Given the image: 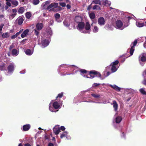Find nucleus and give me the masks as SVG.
Masks as SVG:
<instances>
[{
	"mask_svg": "<svg viewBox=\"0 0 146 146\" xmlns=\"http://www.w3.org/2000/svg\"><path fill=\"white\" fill-rule=\"evenodd\" d=\"M54 17L56 21L58 22H60L61 21V20L60 19V15L58 13H56L54 15Z\"/></svg>",
	"mask_w": 146,
	"mask_h": 146,
	"instance_id": "obj_17",
	"label": "nucleus"
},
{
	"mask_svg": "<svg viewBox=\"0 0 146 146\" xmlns=\"http://www.w3.org/2000/svg\"><path fill=\"white\" fill-rule=\"evenodd\" d=\"M139 91L142 94L146 95V92L143 89L141 88L139 90Z\"/></svg>",
	"mask_w": 146,
	"mask_h": 146,
	"instance_id": "obj_40",
	"label": "nucleus"
},
{
	"mask_svg": "<svg viewBox=\"0 0 146 146\" xmlns=\"http://www.w3.org/2000/svg\"><path fill=\"white\" fill-rule=\"evenodd\" d=\"M141 60L142 62L146 61V54L143 53L141 54Z\"/></svg>",
	"mask_w": 146,
	"mask_h": 146,
	"instance_id": "obj_18",
	"label": "nucleus"
},
{
	"mask_svg": "<svg viewBox=\"0 0 146 146\" xmlns=\"http://www.w3.org/2000/svg\"><path fill=\"white\" fill-rule=\"evenodd\" d=\"M15 47V46L13 44H12L9 47V50H11L13 48Z\"/></svg>",
	"mask_w": 146,
	"mask_h": 146,
	"instance_id": "obj_48",
	"label": "nucleus"
},
{
	"mask_svg": "<svg viewBox=\"0 0 146 146\" xmlns=\"http://www.w3.org/2000/svg\"><path fill=\"white\" fill-rule=\"evenodd\" d=\"M24 146H31V145L29 143H25Z\"/></svg>",
	"mask_w": 146,
	"mask_h": 146,
	"instance_id": "obj_59",
	"label": "nucleus"
},
{
	"mask_svg": "<svg viewBox=\"0 0 146 146\" xmlns=\"http://www.w3.org/2000/svg\"><path fill=\"white\" fill-rule=\"evenodd\" d=\"M20 34V33H19V32H18L17 33H16V34L15 35H16L17 36H18Z\"/></svg>",
	"mask_w": 146,
	"mask_h": 146,
	"instance_id": "obj_62",
	"label": "nucleus"
},
{
	"mask_svg": "<svg viewBox=\"0 0 146 146\" xmlns=\"http://www.w3.org/2000/svg\"><path fill=\"white\" fill-rule=\"evenodd\" d=\"M6 5L9 7H10L11 5V4L10 2H7L6 3Z\"/></svg>",
	"mask_w": 146,
	"mask_h": 146,
	"instance_id": "obj_54",
	"label": "nucleus"
},
{
	"mask_svg": "<svg viewBox=\"0 0 146 146\" xmlns=\"http://www.w3.org/2000/svg\"><path fill=\"white\" fill-rule=\"evenodd\" d=\"M98 8L100 9V6H98L97 5H95L93 7V10H95L96 9H98Z\"/></svg>",
	"mask_w": 146,
	"mask_h": 146,
	"instance_id": "obj_44",
	"label": "nucleus"
},
{
	"mask_svg": "<svg viewBox=\"0 0 146 146\" xmlns=\"http://www.w3.org/2000/svg\"><path fill=\"white\" fill-rule=\"evenodd\" d=\"M30 125L29 124L24 125L23 127V130L24 131H27L30 129Z\"/></svg>",
	"mask_w": 146,
	"mask_h": 146,
	"instance_id": "obj_14",
	"label": "nucleus"
},
{
	"mask_svg": "<svg viewBox=\"0 0 146 146\" xmlns=\"http://www.w3.org/2000/svg\"><path fill=\"white\" fill-rule=\"evenodd\" d=\"M17 23L19 25H21L23 23L24 19L22 17H19L17 20Z\"/></svg>",
	"mask_w": 146,
	"mask_h": 146,
	"instance_id": "obj_15",
	"label": "nucleus"
},
{
	"mask_svg": "<svg viewBox=\"0 0 146 146\" xmlns=\"http://www.w3.org/2000/svg\"><path fill=\"white\" fill-rule=\"evenodd\" d=\"M137 26L139 27H141L144 25V23H140L139 22H137L136 23Z\"/></svg>",
	"mask_w": 146,
	"mask_h": 146,
	"instance_id": "obj_35",
	"label": "nucleus"
},
{
	"mask_svg": "<svg viewBox=\"0 0 146 146\" xmlns=\"http://www.w3.org/2000/svg\"><path fill=\"white\" fill-rule=\"evenodd\" d=\"M4 25V24L2 23L0 25V31H1L2 30L3 28Z\"/></svg>",
	"mask_w": 146,
	"mask_h": 146,
	"instance_id": "obj_52",
	"label": "nucleus"
},
{
	"mask_svg": "<svg viewBox=\"0 0 146 146\" xmlns=\"http://www.w3.org/2000/svg\"><path fill=\"white\" fill-rule=\"evenodd\" d=\"M89 71H88L89 72ZM88 71L85 69H81L80 70V74L82 76H83V74H86Z\"/></svg>",
	"mask_w": 146,
	"mask_h": 146,
	"instance_id": "obj_27",
	"label": "nucleus"
},
{
	"mask_svg": "<svg viewBox=\"0 0 146 146\" xmlns=\"http://www.w3.org/2000/svg\"><path fill=\"white\" fill-rule=\"evenodd\" d=\"M12 11L13 13L9 15V19H13L17 14V10L16 9H13Z\"/></svg>",
	"mask_w": 146,
	"mask_h": 146,
	"instance_id": "obj_4",
	"label": "nucleus"
},
{
	"mask_svg": "<svg viewBox=\"0 0 146 146\" xmlns=\"http://www.w3.org/2000/svg\"><path fill=\"white\" fill-rule=\"evenodd\" d=\"M110 74H111V73L110 72H107V76H108Z\"/></svg>",
	"mask_w": 146,
	"mask_h": 146,
	"instance_id": "obj_63",
	"label": "nucleus"
},
{
	"mask_svg": "<svg viewBox=\"0 0 146 146\" xmlns=\"http://www.w3.org/2000/svg\"><path fill=\"white\" fill-rule=\"evenodd\" d=\"M122 119V118L121 116H118L116 117L115 119V122L116 123H119Z\"/></svg>",
	"mask_w": 146,
	"mask_h": 146,
	"instance_id": "obj_24",
	"label": "nucleus"
},
{
	"mask_svg": "<svg viewBox=\"0 0 146 146\" xmlns=\"http://www.w3.org/2000/svg\"><path fill=\"white\" fill-rule=\"evenodd\" d=\"M60 5L62 7H65L66 6V3H59Z\"/></svg>",
	"mask_w": 146,
	"mask_h": 146,
	"instance_id": "obj_46",
	"label": "nucleus"
},
{
	"mask_svg": "<svg viewBox=\"0 0 146 146\" xmlns=\"http://www.w3.org/2000/svg\"><path fill=\"white\" fill-rule=\"evenodd\" d=\"M64 25L67 27H69V25L68 24H66L65 22H64Z\"/></svg>",
	"mask_w": 146,
	"mask_h": 146,
	"instance_id": "obj_61",
	"label": "nucleus"
},
{
	"mask_svg": "<svg viewBox=\"0 0 146 146\" xmlns=\"http://www.w3.org/2000/svg\"><path fill=\"white\" fill-rule=\"evenodd\" d=\"M37 30L35 29L34 31H35L34 33L36 36H38L39 33V31H37Z\"/></svg>",
	"mask_w": 146,
	"mask_h": 146,
	"instance_id": "obj_43",
	"label": "nucleus"
},
{
	"mask_svg": "<svg viewBox=\"0 0 146 146\" xmlns=\"http://www.w3.org/2000/svg\"><path fill=\"white\" fill-rule=\"evenodd\" d=\"M85 29L86 30H89L90 29V25L88 22H86L85 25Z\"/></svg>",
	"mask_w": 146,
	"mask_h": 146,
	"instance_id": "obj_22",
	"label": "nucleus"
},
{
	"mask_svg": "<svg viewBox=\"0 0 146 146\" xmlns=\"http://www.w3.org/2000/svg\"><path fill=\"white\" fill-rule=\"evenodd\" d=\"M100 84L99 83H98V84L97 83H94L93 84V87H97L98 86H100Z\"/></svg>",
	"mask_w": 146,
	"mask_h": 146,
	"instance_id": "obj_45",
	"label": "nucleus"
},
{
	"mask_svg": "<svg viewBox=\"0 0 146 146\" xmlns=\"http://www.w3.org/2000/svg\"><path fill=\"white\" fill-rule=\"evenodd\" d=\"M119 62L118 60H116L115 62H113L110 65H112L113 66H115L118 64L119 63Z\"/></svg>",
	"mask_w": 146,
	"mask_h": 146,
	"instance_id": "obj_39",
	"label": "nucleus"
},
{
	"mask_svg": "<svg viewBox=\"0 0 146 146\" xmlns=\"http://www.w3.org/2000/svg\"><path fill=\"white\" fill-rule=\"evenodd\" d=\"M25 10V9L23 7H21L19 9L18 13L20 14H22L24 12Z\"/></svg>",
	"mask_w": 146,
	"mask_h": 146,
	"instance_id": "obj_26",
	"label": "nucleus"
},
{
	"mask_svg": "<svg viewBox=\"0 0 146 146\" xmlns=\"http://www.w3.org/2000/svg\"><path fill=\"white\" fill-rule=\"evenodd\" d=\"M89 74L90 76V77L85 76H83L84 77H86L87 78H90L92 79L95 77L99 78H101V74L98 72L93 70L89 71Z\"/></svg>",
	"mask_w": 146,
	"mask_h": 146,
	"instance_id": "obj_1",
	"label": "nucleus"
},
{
	"mask_svg": "<svg viewBox=\"0 0 146 146\" xmlns=\"http://www.w3.org/2000/svg\"><path fill=\"white\" fill-rule=\"evenodd\" d=\"M53 131L55 134L57 135H58L60 132V128L58 126H56L53 128Z\"/></svg>",
	"mask_w": 146,
	"mask_h": 146,
	"instance_id": "obj_7",
	"label": "nucleus"
},
{
	"mask_svg": "<svg viewBox=\"0 0 146 146\" xmlns=\"http://www.w3.org/2000/svg\"><path fill=\"white\" fill-rule=\"evenodd\" d=\"M144 47L146 48V42L144 43Z\"/></svg>",
	"mask_w": 146,
	"mask_h": 146,
	"instance_id": "obj_64",
	"label": "nucleus"
},
{
	"mask_svg": "<svg viewBox=\"0 0 146 146\" xmlns=\"http://www.w3.org/2000/svg\"><path fill=\"white\" fill-rule=\"evenodd\" d=\"M63 96V92H62L58 94L57 96L56 97V100L57 101H60V98H62Z\"/></svg>",
	"mask_w": 146,
	"mask_h": 146,
	"instance_id": "obj_21",
	"label": "nucleus"
},
{
	"mask_svg": "<svg viewBox=\"0 0 146 146\" xmlns=\"http://www.w3.org/2000/svg\"><path fill=\"white\" fill-rule=\"evenodd\" d=\"M29 29H27L25 30L21 34V36L22 38H23L26 37L28 35L29 32Z\"/></svg>",
	"mask_w": 146,
	"mask_h": 146,
	"instance_id": "obj_11",
	"label": "nucleus"
},
{
	"mask_svg": "<svg viewBox=\"0 0 146 146\" xmlns=\"http://www.w3.org/2000/svg\"><path fill=\"white\" fill-rule=\"evenodd\" d=\"M66 7L67 9H69L71 8V6L69 4H68L66 5Z\"/></svg>",
	"mask_w": 146,
	"mask_h": 146,
	"instance_id": "obj_57",
	"label": "nucleus"
},
{
	"mask_svg": "<svg viewBox=\"0 0 146 146\" xmlns=\"http://www.w3.org/2000/svg\"><path fill=\"white\" fill-rule=\"evenodd\" d=\"M39 2V0H33V3L35 5H36L38 4Z\"/></svg>",
	"mask_w": 146,
	"mask_h": 146,
	"instance_id": "obj_41",
	"label": "nucleus"
},
{
	"mask_svg": "<svg viewBox=\"0 0 146 146\" xmlns=\"http://www.w3.org/2000/svg\"><path fill=\"white\" fill-rule=\"evenodd\" d=\"M17 37V36H16V35H13L11 36V39H13Z\"/></svg>",
	"mask_w": 146,
	"mask_h": 146,
	"instance_id": "obj_53",
	"label": "nucleus"
},
{
	"mask_svg": "<svg viewBox=\"0 0 146 146\" xmlns=\"http://www.w3.org/2000/svg\"><path fill=\"white\" fill-rule=\"evenodd\" d=\"M11 3L15 7L17 6L19 4L18 2L16 0H12Z\"/></svg>",
	"mask_w": 146,
	"mask_h": 146,
	"instance_id": "obj_29",
	"label": "nucleus"
},
{
	"mask_svg": "<svg viewBox=\"0 0 146 146\" xmlns=\"http://www.w3.org/2000/svg\"><path fill=\"white\" fill-rule=\"evenodd\" d=\"M43 25L42 23H37L36 25L37 30L38 31L42 29L43 27Z\"/></svg>",
	"mask_w": 146,
	"mask_h": 146,
	"instance_id": "obj_12",
	"label": "nucleus"
},
{
	"mask_svg": "<svg viewBox=\"0 0 146 146\" xmlns=\"http://www.w3.org/2000/svg\"><path fill=\"white\" fill-rule=\"evenodd\" d=\"M25 53L26 54L28 55H30L32 54L31 50L30 49H27L26 50Z\"/></svg>",
	"mask_w": 146,
	"mask_h": 146,
	"instance_id": "obj_33",
	"label": "nucleus"
},
{
	"mask_svg": "<svg viewBox=\"0 0 146 146\" xmlns=\"http://www.w3.org/2000/svg\"><path fill=\"white\" fill-rule=\"evenodd\" d=\"M2 36L3 38H8L9 36L8 33H5L2 35Z\"/></svg>",
	"mask_w": 146,
	"mask_h": 146,
	"instance_id": "obj_34",
	"label": "nucleus"
},
{
	"mask_svg": "<svg viewBox=\"0 0 146 146\" xmlns=\"http://www.w3.org/2000/svg\"><path fill=\"white\" fill-rule=\"evenodd\" d=\"M93 3L101 5L102 3L101 1L100 0H93L92 3V4H93Z\"/></svg>",
	"mask_w": 146,
	"mask_h": 146,
	"instance_id": "obj_25",
	"label": "nucleus"
},
{
	"mask_svg": "<svg viewBox=\"0 0 146 146\" xmlns=\"http://www.w3.org/2000/svg\"><path fill=\"white\" fill-rule=\"evenodd\" d=\"M41 43L44 47H45L48 45L49 42L46 39H43L41 41Z\"/></svg>",
	"mask_w": 146,
	"mask_h": 146,
	"instance_id": "obj_13",
	"label": "nucleus"
},
{
	"mask_svg": "<svg viewBox=\"0 0 146 146\" xmlns=\"http://www.w3.org/2000/svg\"><path fill=\"white\" fill-rule=\"evenodd\" d=\"M91 96L95 98H100V95L99 94H91Z\"/></svg>",
	"mask_w": 146,
	"mask_h": 146,
	"instance_id": "obj_38",
	"label": "nucleus"
},
{
	"mask_svg": "<svg viewBox=\"0 0 146 146\" xmlns=\"http://www.w3.org/2000/svg\"><path fill=\"white\" fill-rule=\"evenodd\" d=\"M20 73L21 74H24L25 72V71L23 70L20 72Z\"/></svg>",
	"mask_w": 146,
	"mask_h": 146,
	"instance_id": "obj_60",
	"label": "nucleus"
},
{
	"mask_svg": "<svg viewBox=\"0 0 146 146\" xmlns=\"http://www.w3.org/2000/svg\"><path fill=\"white\" fill-rule=\"evenodd\" d=\"M110 66H111V71L112 72H114L116 71V70H117V69L116 68V66L110 65Z\"/></svg>",
	"mask_w": 146,
	"mask_h": 146,
	"instance_id": "obj_28",
	"label": "nucleus"
},
{
	"mask_svg": "<svg viewBox=\"0 0 146 146\" xmlns=\"http://www.w3.org/2000/svg\"><path fill=\"white\" fill-rule=\"evenodd\" d=\"M116 24L118 29L121 28L123 26V23L120 20H118L116 21Z\"/></svg>",
	"mask_w": 146,
	"mask_h": 146,
	"instance_id": "obj_10",
	"label": "nucleus"
},
{
	"mask_svg": "<svg viewBox=\"0 0 146 146\" xmlns=\"http://www.w3.org/2000/svg\"><path fill=\"white\" fill-rule=\"evenodd\" d=\"M89 17L91 19H94L95 17L94 13V12L90 13L89 14Z\"/></svg>",
	"mask_w": 146,
	"mask_h": 146,
	"instance_id": "obj_30",
	"label": "nucleus"
},
{
	"mask_svg": "<svg viewBox=\"0 0 146 146\" xmlns=\"http://www.w3.org/2000/svg\"><path fill=\"white\" fill-rule=\"evenodd\" d=\"M98 31V28L96 26H94V29L93 30V32L94 33H97Z\"/></svg>",
	"mask_w": 146,
	"mask_h": 146,
	"instance_id": "obj_37",
	"label": "nucleus"
},
{
	"mask_svg": "<svg viewBox=\"0 0 146 146\" xmlns=\"http://www.w3.org/2000/svg\"><path fill=\"white\" fill-rule=\"evenodd\" d=\"M62 104V101H56L53 103V107L55 109L60 108V105Z\"/></svg>",
	"mask_w": 146,
	"mask_h": 146,
	"instance_id": "obj_3",
	"label": "nucleus"
},
{
	"mask_svg": "<svg viewBox=\"0 0 146 146\" xmlns=\"http://www.w3.org/2000/svg\"><path fill=\"white\" fill-rule=\"evenodd\" d=\"M50 2L49 1H46L44 3H43V4L42 8L44 9L47 10V6L49 4Z\"/></svg>",
	"mask_w": 146,
	"mask_h": 146,
	"instance_id": "obj_16",
	"label": "nucleus"
},
{
	"mask_svg": "<svg viewBox=\"0 0 146 146\" xmlns=\"http://www.w3.org/2000/svg\"><path fill=\"white\" fill-rule=\"evenodd\" d=\"M58 5V4L57 3H52L47 6V10H49V11H54V8L57 7Z\"/></svg>",
	"mask_w": 146,
	"mask_h": 146,
	"instance_id": "obj_2",
	"label": "nucleus"
},
{
	"mask_svg": "<svg viewBox=\"0 0 146 146\" xmlns=\"http://www.w3.org/2000/svg\"><path fill=\"white\" fill-rule=\"evenodd\" d=\"M85 26V23L84 22H81L79 23L77 27V29L80 31L82 30Z\"/></svg>",
	"mask_w": 146,
	"mask_h": 146,
	"instance_id": "obj_6",
	"label": "nucleus"
},
{
	"mask_svg": "<svg viewBox=\"0 0 146 146\" xmlns=\"http://www.w3.org/2000/svg\"><path fill=\"white\" fill-rule=\"evenodd\" d=\"M92 4V3H91L90 5H89L88 6V7L87 8V10L88 11H90L91 8L92 7L91 5Z\"/></svg>",
	"mask_w": 146,
	"mask_h": 146,
	"instance_id": "obj_49",
	"label": "nucleus"
},
{
	"mask_svg": "<svg viewBox=\"0 0 146 146\" xmlns=\"http://www.w3.org/2000/svg\"><path fill=\"white\" fill-rule=\"evenodd\" d=\"M67 133V132L66 131L63 132L62 133L61 135L60 138L62 139L64 137H66Z\"/></svg>",
	"mask_w": 146,
	"mask_h": 146,
	"instance_id": "obj_32",
	"label": "nucleus"
},
{
	"mask_svg": "<svg viewBox=\"0 0 146 146\" xmlns=\"http://www.w3.org/2000/svg\"><path fill=\"white\" fill-rule=\"evenodd\" d=\"M142 84L146 86V80H144L142 82Z\"/></svg>",
	"mask_w": 146,
	"mask_h": 146,
	"instance_id": "obj_55",
	"label": "nucleus"
},
{
	"mask_svg": "<svg viewBox=\"0 0 146 146\" xmlns=\"http://www.w3.org/2000/svg\"><path fill=\"white\" fill-rule=\"evenodd\" d=\"M48 146H54V145L53 143H48Z\"/></svg>",
	"mask_w": 146,
	"mask_h": 146,
	"instance_id": "obj_58",
	"label": "nucleus"
},
{
	"mask_svg": "<svg viewBox=\"0 0 146 146\" xmlns=\"http://www.w3.org/2000/svg\"><path fill=\"white\" fill-rule=\"evenodd\" d=\"M12 55L13 56H17L19 54L17 50L15 48L13 49L11 51Z\"/></svg>",
	"mask_w": 146,
	"mask_h": 146,
	"instance_id": "obj_19",
	"label": "nucleus"
},
{
	"mask_svg": "<svg viewBox=\"0 0 146 146\" xmlns=\"http://www.w3.org/2000/svg\"><path fill=\"white\" fill-rule=\"evenodd\" d=\"M60 130H61L62 131H64L65 129V127L64 126H61L60 127Z\"/></svg>",
	"mask_w": 146,
	"mask_h": 146,
	"instance_id": "obj_51",
	"label": "nucleus"
},
{
	"mask_svg": "<svg viewBox=\"0 0 146 146\" xmlns=\"http://www.w3.org/2000/svg\"><path fill=\"white\" fill-rule=\"evenodd\" d=\"M14 68V64H10L7 67V70L9 72H12L13 71Z\"/></svg>",
	"mask_w": 146,
	"mask_h": 146,
	"instance_id": "obj_8",
	"label": "nucleus"
},
{
	"mask_svg": "<svg viewBox=\"0 0 146 146\" xmlns=\"http://www.w3.org/2000/svg\"><path fill=\"white\" fill-rule=\"evenodd\" d=\"M82 19L81 17L79 16H76L74 18L75 21L78 23L82 22Z\"/></svg>",
	"mask_w": 146,
	"mask_h": 146,
	"instance_id": "obj_9",
	"label": "nucleus"
},
{
	"mask_svg": "<svg viewBox=\"0 0 146 146\" xmlns=\"http://www.w3.org/2000/svg\"><path fill=\"white\" fill-rule=\"evenodd\" d=\"M134 47L133 46H131L129 52L131 56H132L133 54V53L134 51Z\"/></svg>",
	"mask_w": 146,
	"mask_h": 146,
	"instance_id": "obj_36",
	"label": "nucleus"
},
{
	"mask_svg": "<svg viewBox=\"0 0 146 146\" xmlns=\"http://www.w3.org/2000/svg\"><path fill=\"white\" fill-rule=\"evenodd\" d=\"M113 107L115 111H116L117 109L118 104L115 100L113 101Z\"/></svg>",
	"mask_w": 146,
	"mask_h": 146,
	"instance_id": "obj_23",
	"label": "nucleus"
},
{
	"mask_svg": "<svg viewBox=\"0 0 146 146\" xmlns=\"http://www.w3.org/2000/svg\"><path fill=\"white\" fill-rule=\"evenodd\" d=\"M56 8H57L56 9V12H57L58 11H60L62 10V7L60 6H58H58L56 7Z\"/></svg>",
	"mask_w": 146,
	"mask_h": 146,
	"instance_id": "obj_42",
	"label": "nucleus"
},
{
	"mask_svg": "<svg viewBox=\"0 0 146 146\" xmlns=\"http://www.w3.org/2000/svg\"><path fill=\"white\" fill-rule=\"evenodd\" d=\"M110 86L117 91L119 92L120 90V88L115 85H110Z\"/></svg>",
	"mask_w": 146,
	"mask_h": 146,
	"instance_id": "obj_20",
	"label": "nucleus"
},
{
	"mask_svg": "<svg viewBox=\"0 0 146 146\" xmlns=\"http://www.w3.org/2000/svg\"><path fill=\"white\" fill-rule=\"evenodd\" d=\"M137 39H135L134 41L133 42V46H133L134 47L135 46L137 43Z\"/></svg>",
	"mask_w": 146,
	"mask_h": 146,
	"instance_id": "obj_47",
	"label": "nucleus"
},
{
	"mask_svg": "<svg viewBox=\"0 0 146 146\" xmlns=\"http://www.w3.org/2000/svg\"><path fill=\"white\" fill-rule=\"evenodd\" d=\"M27 39H23L21 41V43L24 44L25 43V42L27 41Z\"/></svg>",
	"mask_w": 146,
	"mask_h": 146,
	"instance_id": "obj_50",
	"label": "nucleus"
},
{
	"mask_svg": "<svg viewBox=\"0 0 146 146\" xmlns=\"http://www.w3.org/2000/svg\"><path fill=\"white\" fill-rule=\"evenodd\" d=\"M49 110H50V111H51L52 112H54V109L52 107H49Z\"/></svg>",
	"mask_w": 146,
	"mask_h": 146,
	"instance_id": "obj_56",
	"label": "nucleus"
},
{
	"mask_svg": "<svg viewBox=\"0 0 146 146\" xmlns=\"http://www.w3.org/2000/svg\"><path fill=\"white\" fill-rule=\"evenodd\" d=\"M98 23L100 25H104L105 24V21L104 17H101L98 19Z\"/></svg>",
	"mask_w": 146,
	"mask_h": 146,
	"instance_id": "obj_5",
	"label": "nucleus"
},
{
	"mask_svg": "<svg viewBox=\"0 0 146 146\" xmlns=\"http://www.w3.org/2000/svg\"><path fill=\"white\" fill-rule=\"evenodd\" d=\"M25 16L26 18L29 19L31 17L32 15L31 13L27 12L25 13Z\"/></svg>",
	"mask_w": 146,
	"mask_h": 146,
	"instance_id": "obj_31",
	"label": "nucleus"
}]
</instances>
